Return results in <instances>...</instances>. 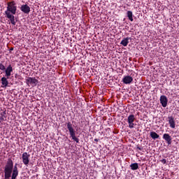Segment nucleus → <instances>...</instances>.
I'll return each mask as SVG.
<instances>
[{"label":"nucleus","mask_w":179,"mask_h":179,"mask_svg":"<svg viewBox=\"0 0 179 179\" xmlns=\"http://www.w3.org/2000/svg\"><path fill=\"white\" fill-rule=\"evenodd\" d=\"M19 176V170H17V164H15L13 168V161L9 158L4 168V178L16 179Z\"/></svg>","instance_id":"1"},{"label":"nucleus","mask_w":179,"mask_h":179,"mask_svg":"<svg viewBox=\"0 0 179 179\" xmlns=\"http://www.w3.org/2000/svg\"><path fill=\"white\" fill-rule=\"evenodd\" d=\"M17 11V4L16 1H11L7 3V9L5 11L6 17L9 19L11 24L13 26L16 25V21L15 20V15H16V12Z\"/></svg>","instance_id":"2"},{"label":"nucleus","mask_w":179,"mask_h":179,"mask_svg":"<svg viewBox=\"0 0 179 179\" xmlns=\"http://www.w3.org/2000/svg\"><path fill=\"white\" fill-rule=\"evenodd\" d=\"M67 129L69 130L70 138L76 143H79V138L76 137V130L73 128V124L71 122L66 123Z\"/></svg>","instance_id":"3"},{"label":"nucleus","mask_w":179,"mask_h":179,"mask_svg":"<svg viewBox=\"0 0 179 179\" xmlns=\"http://www.w3.org/2000/svg\"><path fill=\"white\" fill-rule=\"evenodd\" d=\"M22 160L24 166H29V163H30V154L26 152L22 153Z\"/></svg>","instance_id":"4"},{"label":"nucleus","mask_w":179,"mask_h":179,"mask_svg":"<svg viewBox=\"0 0 179 179\" xmlns=\"http://www.w3.org/2000/svg\"><path fill=\"white\" fill-rule=\"evenodd\" d=\"M127 122L129 124V128L130 129H132V128H135V115H130L127 117Z\"/></svg>","instance_id":"5"},{"label":"nucleus","mask_w":179,"mask_h":179,"mask_svg":"<svg viewBox=\"0 0 179 179\" xmlns=\"http://www.w3.org/2000/svg\"><path fill=\"white\" fill-rule=\"evenodd\" d=\"M27 85H31L34 87V86H37V83H38V80L36 79V78L28 77L26 80Z\"/></svg>","instance_id":"6"},{"label":"nucleus","mask_w":179,"mask_h":179,"mask_svg":"<svg viewBox=\"0 0 179 179\" xmlns=\"http://www.w3.org/2000/svg\"><path fill=\"white\" fill-rule=\"evenodd\" d=\"M20 10L25 15H29V13H30V6H29L27 4L21 5Z\"/></svg>","instance_id":"7"},{"label":"nucleus","mask_w":179,"mask_h":179,"mask_svg":"<svg viewBox=\"0 0 179 179\" xmlns=\"http://www.w3.org/2000/svg\"><path fill=\"white\" fill-rule=\"evenodd\" d=\"M122 82H123L124 85H131V83L134 82V78L130 76H124Z\"/></svg>","instance_id":"8"},{"label":"nucleus","mask_w":179,"mask_h":179,"mask_svg":"<svg viewBox=\"0 0 179 179\" xmlns=\"http://www.w3.org/2000/svg\"><path fill=\"white\" fill-rule=\"evenodd\" d=\"M4 71L6 73L5 76L8 78L9 76L12 75V72H13V66H12V64H9Z\"/></svg>","instance_id":"9"},{"label":"nucleus","mask_w":179,"mask_h":179,"mask_svg":"<svg viewBox=\"0 0 179 179\" xmlns=\"http://www.w3.org/2000/svg\"><path fill=\"white\" fill-rule=\"evenodd\" d=\"M168 101H169V99H167V96H166L165 95H162L160 96V103L162 107H167Z\"/></svg>","instance_id":"10"},{"label":"nucleus","mask_w":179,"mask_h":179,"mask_svg":"<svg viewBox=\"0 0 179 179\" xmlns=\"http://www.w3.org/2000/svg\"><path fill=\"white\" fill-rule=\"evenodd\" d=\"M163 139H164V141L166 142V143L168 145H171V143H172V138H171V136H170V134H164L163 135Z\"/></svg>","instance_id":"11"},{"label":"nucleus","mask_w":179,"mask_h":179,"mask_svg":"<svg viewBox=\"0 0 179 179\" xmlns=\"http://www.w3.org/2000/svg\"><path fill=\"white\" fill-rule=\"evenodd\" d=\"M168 122L171 128H173V129L176 128V120H174V117L169 116Z\"/></svg>","instance_id":"12"},{"label":"nucleus","mask_w":179,"mask_h":179,"mask_svg":"<svg viewBox=\"0 0 179 179\" xmlns=\"http://www.w3.org/2000/svg\"><path fill=\"white\" fill-rule=\"evenodd\" d=\"M1 87H8V85H9V81H8V78L3 77L1 79Z\"/></svg>","instance_id":"13"},{"label":"nucleus","mask_w":179,"mask_h":179,"mask_svg":"<svg viewBox=\"0 0 179 179\" xmlns=\"http://www.w3.org/2000/svg\"><path fill=\"white\" fill-rule=\"evenodd\" d=\"M129 40H131L129 37L124 38L120 42V44L123 45V47H127V45L129 44Z\"/></svg>","instance_id":"14"},{"label":"nucleus","mask_w":179,"mask_h":179,"mask_svg":"<svg viewBox=\"0 0 179 179\" xmlns=\"http://www.w3.org/2000/svg\"><path fill=\"white\" fill-rule=\"evenodd\" d=\"M150 136L152 138V139H154V141H156V139H159V138H160V136H159V134L155 131H151Z\"/></svg>","instance_id":"15"},{"label":"nucleus","mask_w":179,"mask_h":179,"mask_svg":"<svg viewBox=\"0 0 179 179\" xmlns=\"http://www.w3.org/2000/svg\"><path fill=\"white\" fill-rule=\"evenodd\" d=\"M0 121H6V110L0 113Z\"/></svg>","instance_id":"16"},{"label":"nucleus","mask_w":179,"mask_h":179,"mask_svg":"<svg viewBox=\"0 0 179 179\" xmlns=\"http://www.w3.org/2000/svg\"><path fill=\"white\" fill-rule=\"evenodd\" d=\"M127 15L129 20H130V22H134V14L132 13V11L128 10Z\"/></svg>","instance_id":"17"},{"label":"nucleus","mask_w":179,"mask_h":179,"mask_svg":"<svg viewBox=\"0 0 179 179\" xmlns=\"http://www.w3.org/2000/svg\"><path fill=\"white\" fill-rule=\"evenodd\" d=\"M131 170L135 171V170H138L139 169V164L138 163H133L130 165Z\"/></svg>","instance_id":"18"},{"label":"nucleus","mask_w":179,"mask_h":179,"mask_svg":"<svg viewBox=\"0 0 179 179\" xmlns=\"http://www.w3.org/2000/svg\"><path fill=\"white\" fill-rule=\"evenodd\" d=\"M6 68L5 67V65L3 64L0 63V71H6Z\"/></svg>","instance_id":"19"},{"label":"nucleus","mask_w":179,"mask_h":179,"mask_svg":"<svg viewBox=\"0 0 179 179\" xmlns=\"http://www.w3.org/2000/svg\"><path fill=\"white\" fill-rule=\"evenodd\" d=\"M160 162L162 163V164H166L167 163V160L166 159H163L160 160Z\"/></svg>","instance_id":"20"},{"label":"nucleus","mask_w":179,"mask_h":179,"mask_svg":"<svg viewBox=\"0 0 179 179\" xmlns=\"http://www.w3.org/2000/svg\"><path fill=\"white\" fill-rule=\"evenodd\" d=\"M9 51H10V52H12V51H13V48H10Z\"/></svg>","instance_id":"21"},{"label":"nucleus","mask_w":179,"mask_h":179,"mask_svg":"<svg viewBox=\"0 0 179 179\" xmlns=\"http://www.w3.org/2000/svg\"><path fill=\"white\" fill-rule=\"evenodd\" d=\"M99 138H95V139H94V141H95V142H99Z\"/></svg>","instance_id":"22"},{"label":"nucleus","mask_w":179,"mask_h":179,"mask_svg":"<svg viewBox=\"0 0 179 179\" xmlns=\"http://www.w3.org/2000/svg\"><path fill=\"white\" fill-rule=\"evenodd\" d=\"M19 76L17 75V73L15 74V78H18Z\"/></svg>","instance_id":"23"},{"label":"nucleus","mask_w":179,"mask_h":179,"mask_svg":"<svg viewBox=\"0 0 179 179\" xmlns=\"http://www.w3.org/2000/svg\"><path fill=\"white\" fill-rule=\"evenodd\" d=\"M137 149H138V150H142V148H141L140 147H137Z\"/></svg>","instance_id":"24"},{"label":"nucleus","mask_w":179,"mask_h":179,"mask_svg":"<svg viewBox=\"0 0 179 179\" xmlns=\"http://www.w3.org/2000/svg\"><path fill=\"white\" fill-rule=\"evenodd\" d=\"M17 78H18V79H22V76H18Z\"/></svg>","instance_id":"25"},{"label":"nucleus","mask_w":179,"mask_h":179,"mask_svg":"<svg viewBox=\"0 0 179 179\" xmlns=\"http://www.w3.org/2000/svg\"><path fill=\"white\" fill-rule=\"evenodd\" d=\"M1 121H4V120H0V124H1Z\"/></svg>","instance_id":"26"},{"label":"nucleus","mask_w":179,"mask_h":179,"mask_svg":"<svg viewBox=\"0 0 179 179\" xmlns=\"http://www.w3.org/2000/svg\"><path fill=\"white\" fill-rule=\"evenodd\" d=\"M16 22H17V20H15V24H16Z\"/></svg>","instance_id":"27"}]
</instances>
